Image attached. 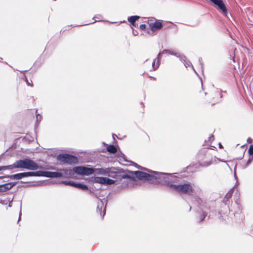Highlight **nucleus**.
<instances>
[{
	"mask_svg": "<svg viewBox=\"0 0 253 253\" xmlns=\"http://www.w3.org/2000/svg\"><path fill=\"white\" fill-rule=\"evenodd\" d=\"M138 168V169L147 170L151 173H147L141 171H133L128 170L123 172L122 174H120V176L122 179H128L129 181H134L135 180L134 175H135L136 177L140 180L145 179L148 181L157 180V181L160 183V181L163 179V177L168 174L167 173L150 170L141 166H139Z\"/></svg>",
	"mask_w": 253,
	"mask_h": 253,
	"instance_id": "1",
	"label": "nucleus"
},
{
	"mask_svg": "<svg viewBox=\"0 0 253 253\" xmlns=\"http://www.w3.org/2000/svg\"><path fill=\"white\" fill-rule=\"evenodd\" d=\"M168 174L163 177L160 181V184L168 186L175 191L179 193L190 194L193 190V186L190 183L184 184L175 185V182L176 177L172 176L171 174L167 173Z\"/></svg>",
	"mask_w": 253,
	"mask_h": 253,
	"instance_id": "2",
	"label": "nucleus"
},
{
	"mask_svg": "<svg viewBox=\"0 0 253 253\" xmlns=\"http://www.w3.org/2000/svg\"><path fill=\"white\" fill-rule=\"evenodd\" d=\"M64 173L67 174L73 175L74 173L82 175H89L93 173V169L83 166L76 167L73 169H64Z\"/></svg>",
	"mask_w": 253,
	"mask_h": 253,
	"instance_id": "3",
	"label": "nucleus"
},
{
	"mask_svg": "<svg viewBox=\"0 0 253 253\" xmlns=\"http://www.w3.org/2000/svg\"><path fill=\"white\" fill-rule=\"evenodd\" d=\"M115 169L114 168L93 169V173L107 175L114 178L115 176H118L117 172L114 171Z\"/></svg>",
	"mask_w": 253,
	"mask_h": 253,
	"instance_id": "4",
	"label": "nucleus"
},
{
	"mask_svg": "<svg viewBox=\"0 0 253 253\" xmlns=\"http://www.w3.org/2000/svg\"><path fill=\"white\" fill-rule=\"evenodd\" d=\"M57 159L58 161L62 163L69 164H75L78 161L77 158L75 156L68 154L58 155L57 157Z\"/></svg>",
	"mask_w": 253,
	"mask_h": 253,
	"instance_id": "5",
	"label": "nucleus"
},
{
	"mask_svg": "<svg viewBox=\"0 0 253 253\" xmlns=\"http://www.w3.org/2000/svg\"><path fill=\"white\" fill-rule=\"evenodd\" d=\"M107 202V201L105 199L102 200L99 199L98 202L97 210L100 212V215L102 217H103L105 214Z\"/></svg>",
	"mask_w": 253,
	"mask_h": 253,
	"instance_id": "6",
	"label": "nucleus"
},
{
	"mask_svg": "<svg viewBox=\"0 0 253 253\" xmlns=\"http://www.w3.org/2000/svg\"><path fill=\"white\" fill-rule=\"evenodd\" d=\"M40 168L41 167H40L34 161L30 159H26L25 169L35 170Z\"/></svg>",
	"mask_w": 253,
	"mask_h": 253,
	"instance_id": "7",
	"label": "nucleus"
},
{
	"mask_svg": "<svg viewBox=\"0 0 253 253\" xmlns=\"http://www.w3.org/2000/svg\"><path fill=\"white\" fill-rule=\"evenodd\" d=\"M95 181L97 183L105 184L107 185L114 184L115 181L107 177H96L95 178Z\"/></svg>",
	"mask_w": 253,
	"mask_h": 253,
	"instance_id": "8",
	"label": "nucleus"
},
{
	"mask_svg": "<svg viewBox=\"0 0 253 253\" xmlns=\"http://www.w3.org/2000/svg\"><path fill=\"white\" fill-rule=\"evenodd\" d=\"M215 5L217 6L219 9L222 11L224 15L227 13V10L222 0H210Z\"/></svg>",
	"mask_w": 253,
	"mask_h": 253,
	"instance_id": "9",
	"label": "nucleus"
},
{
	"mask_svg": "<svg viewBox=\"0 0 253 253\" xmlns=\"http://www.w3.org/2000/svg\"><path fill=\"white\" fill-rule=\"evenodd\" d=\"M154 20L155 19L151 20L150 21H148V23L149 26H150V29L151 31L153 32L161 29L163 27L162 23L161 22L155 21L154 22H153V21H154Z\"/></svg>",
	"mask_w": 253,
	"mask_h": 253,
	"instance_id": "10",
	"label": "nucleus"
},
{
	"mask_svg": "<svg viewBox=\"0 0 253 253\" xmlns=\"http://www.w3.org/2000/svg\"><path fill=\"white\" fill-rule=\"evenodd\" d=\"M16 182H11L0 185V192H5L7 190L11 189L15 184Z\"/></svg>",
	"mask_w": 253,
	"mask_h": 253,
	"instance_id": "11",
	"label": "nucleus"
},
{
	"mask_svg": "<svg viewBox=\"0 0 253 253\" xmlns=\"http://www.w3.org/2000/svg\"><path fill=\"white\" fill-rule=\"evenodd\" d=\"M29 172H24L22 173H16L15 174L8 175L7 177L11 179H21L23 177H28Z\"/></svg>",
	"mask_w": 253,
	"mask_h": 253,
	"instance_id": "12",
	"label": "nucleus"
},
{
	"mask_svg": "<svg viewBox=\"0 0 253 253\" xmlns=\"http://www.w3.org/2000/svg\"><path fill=\"white\" fill-rule=\"evenodd\" d=\"M46 177L50 178L60 177L63 176V173L56 171H46Z\"/></svg>",
	"mask_w": 253,
	"mask_h": 253,
	"instance_id": "13",
	"label": "nucleus"
},
{
	"mask_svg": "<svg viewBox=\"0 0 253 253\" xmlns=\"http://www.w3.org/2000/svg\"><path fill=\"white\" fill-rule=\"evenodd\" d=\"M140 17L139 16H131L128 17L127 18L128 21L130 23L131 25L132 26V28L133 29V27H136L138 26V25L136 23V21L138 20Z\"/></svg>",
	"mask_w": 253,
	"mask_h": 253,
	"instance_id": "14",
	"label": "nucleus"
},
{
	"mask_svg": "<svg viewBox=\"0 0 253 253\" xmlns=\"http://www.w3.org/2000/svg\"><path fill=\"white\" fill-rule=\"evenodd\" d=\"M26 159L23 160H19L15 162L14 166L18 169H24L25 168Z\"/></svg>",
	"mask_w": 253,
	"mask_h": 253,
	"instance_id": "15",
	"label": "nucleus"
},
{
	"mask_svg": "<svg viewBox=\"0 0 253 253\" xmlns=\"http://www.w3.org/2000/svg\"><path fill=\"white\" fill-rule=\"evenodd\" d=\"M46 171H38L36 172H29V176H45L46 177Z\"/></svg>",
	"mask_w": 253,
	"mask_h": 253,
	"instance_id": "16",
	"label": "nucleus"
},
{
	"mask_svg": "<svg viewBox=\"0 0 253 253\" xmlns=\"http://www.w3.org/2000/svg\"><path fill=\"white\" fill-rule=\"evenodd\" d=\"M74 187L78 188L79 189H82V190H87L88 187L86 185L81 184V183H77L76 182H74Z\"/></svg>",
	"mask_w": 253,
	"mask_h": 253,
	"instance_id": "17",
	"label": "nucleus"
},
{
	"mask_svg": "<svg viewBox=\"0 0 253 253\" xmlns=\"http://www.w3.org/2000/svg\"><path fill=\"white\" fill-rule=\"evenodd\" d=\"M233 193V188L230 189L225 195L224 198V202L226 203L227 201L232 197Z\"/></svg>",
	"mask_w": 253,
	"mask_h": 253,
	"instance_id": "18",
	"label": "nucleus"
},
{
	"mask_svg": "<svg viewBox=\"0 0 253 253\" xmlns=\"http://www.w3.org/2000/svg\"><path fill=\"white\" fill-rule=\"evenodd\" d=\"M178 58H179L180 60L181 61H183L185 63L184 65L186 67L192 66L191 63L189 61H186L185 56L180 55V57H179Z\"/></svg>",
	"mask_w": 253,
	"mask_h": 253,
	"instance_id": "19",
	"label": "nucleus"
},
{
	"mask_svg": "<svg viewBox=\"0 0 253 253\" xmlns=\"http://www.w3.org/2000/svg\"><path fill=\"white\" fill-rule=\"evenodd\" d=\"M108 152L111 153H115L117 152L116 148L113 145H110L107 147Z\"/></svg>",
	"mask_w": 253,
	"mask_h": 253,
	"instance_id": "20",
	"label": "nucleus"
},
{
	"mask_svg": "<svg viewBox=\"0 0 253 253\" xmlns=\"http://www.w3.org/2000/svg\"><path fill=\"white\" fill-rule=\"evenodd\" d=\"M162 53H169V54H170L171 55H175L176 56H177V57H180V54L178 53H175L170 50H168V49H164V50H163L162 51Z\"/></svg>",
	"mask_w": 253,
	"mask_h": 253,
	"instance_id": "21",
	"label": "nucleus"
},
{
	"mask_svg": "<svg viewBox=\"0 0 253 253\" xmlns=\"http://www.w3.org/2000/svg\"><path fill=\"white\" fill-rule=\"evenodd\" d=\"M160 64V61L159 60L155 59L152 63V68L153 70H156L158 68Z\"/></svg>",
	"mask_w": 253,
	"mask_h": 253,
	"instance_id": "22",
	"label": "nucleus"
},
{
	"mask_svg": "<svg viewBox=\"0 0 253 253\" xmlns=\"http://www.w3.org/2000/svg\"><path fill=\"white\" fill-rule=\"evenodd\" d=\"M62 183L65 184V185H74V182L70 181H64L62 182Z\"/></svg>",
	"mask_w": 253,
	"mask_h": 253,
	"instance_id": "23",
	"label": "nucleus"
},
{
	"mask_svg": "<svg viewBox=\"0 0 253 253\" xmlns=\"http://www.w3.org/2000/svg\"><path fill=\"white\" fill-rule=\"evenodd\" d=\"M248 153L250 156H253V145H251L249 149Z\"/></svg>",
	"mask_w": 253,
	"mask_h": 253,
	"instance_id": "24",
	"label": "nucleus"
},
{
	"mask_svg": "<svg viewBox=\"0 0 253 253\" xmlns=\"http://www.w3.org/2000/svg\"><path fill=\"white\" fill-rule=\"evenodd\" d=\"M14 165H15V163L14 164H13L12 165L6 166L7 169H13L16 168V167H15L14 166Z\"/></svg>",
	"mask_w": 253,
	"mask_h": 253,
	"instance_id": "25",
	"label": "nucleus"
},
{
	"mask_svg": "<svg viewBox=\"0 0 253 253\" xmlns=\"http://www.w3.org/2000/svg\"><path fill=\"white\" fill-rule=\"evenodd\" d=\"M253 160V156L250 155L249 159H248V160L247 162V166H248L249 165H250L251 163Z\"/></svg>",
	"mask_w": 253,
	"mask_h": 253,
	"instance_id": "26",
	"label": "nucleus"
},
{
	"mask_svg": "<svg viewBox=\"0 0 253 253\" xmlns=\"http://www.w3.org/2000/svg\"><path fill=\"white\" fill-rule=\"evenodd\" d=\"M36 118H37V122H40L42 119V116L39 114L36 115Z\"/></svg>",
	"mask_w": 253,
	"mask_h": 253,
	"instance_id": "27",
	"label": "nucleus"
},
{
	"mask_svg": "<svg viewBox=\"0 0 253 253\" xmlns=\"http://www.w3.org/2000/svg\"><path fill=\"white\" fill-rule=\"evenodd\" d=\"M163 53H162V52H160L158 55V56L157 57V58H156L155 59L156 60H159V61H160V59L162 57V54H163Z\"/></svg>",
	"mask_w": 253,
	"mask_h": 253,
	"instance_id": "28",
	"label": "nucleus"
},
{
	"mask_svg": "<svg viewBox=\"0 0 253 253\" xmlns=\"http://www.w3.org/2000/svg\"><path fill=\"white\" fill-rule=\"evenodd\" d=\"M146 28V25L145 24H141L140 25V29L141 30H145Z\"/></svg>",
	"mask_w": 253,
	"mask_h": 253,
	"instance_id": "29",
	"label": "nucleus"
},
{
	"mask_svg": "<svg viewBox=\"0 0 253 253\" xmlns=\"http://www.w3.org/2000/svg\"><path fill=\"white\" fill-rule=\"evenodd\" d=\"M207 214L205 213V212L203 213V214L202 215L201 219V222L203 221L204 220V218L206 216Z\"/></svg>",
	"mask_w": 253,
	"mask_h": 253,
	"instance_id": "30",
	"label": "nucleus"
},
{
	"mask_svg": "<svg viewBox=\"0 0 253 253\" xmlns=\"http://www.w3.org/2000/svg\"><path fill=\"white\" fill-rule=\"evenodd\" d=\"M213 139H214V136L213 135H211L210 136H209V141H212L213 140Z\"/></svg>",
	"mask_w": 253,
	"mask_h": 253,
	"instance_id": "31",
	"label": "nucleus"
},
{
	"mask_svg": "<svg viewBox=\"0 0 253 253\" xmlns=\"http://www.w3.org/2000/svg\"><path fill=\"white\" fill-rule=\"evenodd\" d=\"M133 29L132 33H133V35H134V36L138 35V31H137L136 30H134L133 29Z\"/></svg>",
	"mask_w": 253,
	"mask_h": 253,
	"instance_id": "32",
	"label": "nucleus"
},
{
	"mask_svg": "<svg viewBox=\"0 0 253 253\" xmlns=\"http://www.w3.org/2000/svg\"><path fill=\"white\" fill-rule=\"evenodd\" d=\"M0 169H1V170L7 169V166H0Z\"/></svg>",
	"mask_w": 253,
	"mask_h": 253,
	"instance_id": "33",
	"label": "nucleus"
},
{
	"mask_svg": "<svg viewBox=\"0 0 253 253\" xmlns=\"http://www.w3.org/2000/svg\"><path fill=\"white\" fill-rule=\"evenodd\" d=\"M202 59L201 58L199 59V62H200V64H201V66H202V68H203V63L202 62Z\"/></svg>",
	"mask_w": 253,
	"mask_h": 253,
	"instance_id": "34",
	"label": "nucleus"
},
{
	"mask_svg": "<svg viewBox=\"0 0 253 253\" xmlns=\"http://www.w3.org/2000/svg\"><path fill=\"white\" fill-rule=\"evenodd\" d=\"M93 19H95V21H97V20H96V19H99L100 18H99V17L96 16H94Z\"/></svg>",
	"mask_w": 253,
	"mask_h": 253,
	"instance_id": "35",
	"label": "nucleus"
},
{
	"mask_svg": "<svg viewBox=\"0 0 253 253\" xmlns=\"http://www.w3.org/2000/svg\"><path fill=\"white\" fill-rule=\"evenodd\" d=\"M21 211H20V213H19V219H18V222H19V221L21 219Z\"/></svg>",
	"mask_w": 253,
	"mask_h": 253,
	"instance_id": "36",
	"label": "nucleus"
},
{
	"mask_svg": "<svg viewBox=\"0 0 253 253\" xmlns=\"http://www.w3.org/2000/svg\"><path fill=\"white\" fill-rule=\"evenodd\" d=\"M219 146L220 148H222V146L221 145V144L220 143L219 144Z\"/></svg>",
	"mask_w": 253,
	"mask_h": 253,
	"instance_id": "37",
	"label": "nucleus"
},
{
	"mask_svg": "<svg viewBox=\"0 0 253 253\" xmlns=\"http://www.w3.org/2000/svg\"><path fill=\"white\" fill-rule=\"evenodd\" d=\"M211 163H208L206 166H209L210 165H211Z\"/></svg>",
	"mask_w": 253,
	"mask_h": 253,
	"instance_id": "38",
	"label": "nucleus"
},
{
	"mask_svg": "<svg viewBox=\"0 0 253 253\" xmlns=\"http://www.w3.org/2000/svg\"><path fill=\"white\" fill-rule=\"evenodd\" d=\"M27 84H28V85H30V83H28V82H27Z\"/></svg>",
	"mask_w": 253,
	"mask_h": 253,
	"instance_id": "39",
	"label": "nucleus"
},
{
	"mask_svg": "<svg viewBox=\"0 0 253 253\" xmlns=\"http://www.w3.org/2000/svg\"><path fill=\"white\" fill-rule=\"evenodd\" d=\"M11 205L10 203H9V207H11Z\"/></svg>",
	"mask_w": 253,
	"mask_h": 253,
	"instance_id": "40",
	"label": "nucleus"
},
{
	"mask_svg": "<svg viewBox=\"0 0 253 253\" xmlns=\"http://www.w3.org/2000/svg\"><path fill=\"white\" fill-rule=\"evenodd\" d=\"M0 178H1V177H0Z\"/></svg>",
	"mask_w": 253,
	"mask_h": 253,
	"instance_id": "41",
	"label": "nucleus"
}]
</instances>
